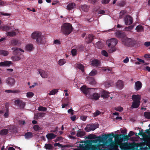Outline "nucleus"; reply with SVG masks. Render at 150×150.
Instances as JSON below:
<instances>
[{"label":"nucleus","instance_id":"nucleus-1","mask_svg":"<svg viewBox=\"0 0 150 150\" xmlns=\"http://www.w3.org/2000/svg\"><path fill=\"white\" fill-rule=\"evenodd\" d=\"M95 89L93 88H88L84 86H82L80 88L81 91L88 98L97 100L99 99L100 96L99 94L95 93Z\"/></svg>","mask_w":150,"mask_h":150},{"label":"nucleus","instance_id":"nucleus-2","mask_svg":"<svg viewBox=\"0 0 150 150\" xmlns=\"http://www.w3.org/2000/svg\"><path fill=\"white\" fill-rule=\"evenodd\" d=\"M31 38L33 40H36L38 45L42 44L44 42V37L42 33L39 31H36L33 32L31 35Z\"/></svg>","mask_w":150,"mask_h":150},{"label":"nucleus","instance_id":"nucleus-3","mask_svg":"<svg viewBox=\"0 0 150 150\" xmlns=\"http://www.w3.org/2000/svg\"><path fill=\"white\" fill-rule=\"evenodd\" d=\"M141 96L138 94L132 95V99L133 101L131 107L132 108H137L139 107L141 103Z\"/></svg>","mask_w":150,"mask_h":150},{"label":"nucleus","instance_id":"nucleus-4","mask_svg":"<svg viewBox=\"0 0 150 150\" xmlns=\"http://www.w3.org/2000/svg\"><path fill=\"white\" fill-rule=\"evenodd\" d=\"M72 30V26L70 23H65L61 26V32L65 35H68L71 32Z\"/></svg>","mask_w":150,"mask_h":150},{"label":"nucleus","instance_id":"nucleus-5","mask_svg":"<svg viewBox=\"0 0 150 150\" xmlns=\"http://www.w3.org/2000/svg\"><path fill=\"white\" fill-rule=\"evenodd\" d=\"M143 144H137L136 143L132 144L130 145H128L127 143H124L121 144L120 147L122 149H136L138 150V148L139 146H142Z\"/></svg>","mask_w":150,"mask_h":150},{"label":"nucleus","instance_id":"nucleus-6","mask_svg":"<svg viewBox=\"0 0 150 150\" xmlns=\"http://www.w3.org/2000/svg\"><path fill=\"white\" fill-rule=\"evenodd\" d=\"M122 42L124 45L128 47H132L135 45L136 41L133 38H123Z\"/></svg>","mask_w":150,"mask_h":150},{"label":"nucleus","instance_id":"nucleus-7","mask_svg":"<svg viewBox=\"0 0 150 150\" xmlns=\"http://www.w3.org/2000/svg\"><path fill=\"white\" fill-rule=\"evenodd\" d=\"M106 43L108 47H114L117 43V41L115 38H112L108 40Z\"/></svg>","mask_w":150,"mask_h":150},{"label":"nucleus","instance_id":"nucleus-8","mask_svg":"<svg viewBox=\"0 0 150 150\" xmlns=\"http://www.w3.org/2000/svg\"><path fill=\"white\" fill-rule=\"evenodd\" d=\"M14 103L15 105L18 106L21 109L23 108L25 105V102L18 99L15 100Z\"/></svg>","mask_w":150,"mask_h":150},{"label":"nucleus","instance_id":"nucleus-9","mask_svg":"<svg viewBox=\"0 0 150 150\" xmlns=\"http://www.w3.org/2000/svg\"><path fill=\"white\" fill-rule=\"evenodd\" d=\"M98 127V124H92L87 126L86 128V129L87 132H89L91 130L93 131L95 130Z\"/></svg>","mask_w":150,"mask_h":150},{"label":"nucleus","instance_id":"nucleus-10","mask_svg":"<svg viewBox=\"0 0 150 150\" xmlns=\"http://www.w3.org/2000/svg\"><path fill=\"white\" fill-rule=\"evenodd\" d=\"M6 83L9 86H13L15 83L14 79L12 78H8L6 80Z\"/></svg>","mask_w":150,"mask_h":150},{"label":"nucleus","instance_id":"nucleus-11","mask_svg":"<svg viewBox=\"0 0 150 150\" xmlns=\"http://www.w3.org/2000/svg\"><path fill=\"white\" fill-rule=\"evenodd\" d=\"M124 21L125 24L127 25H130L133 23V19L129 16H126Z\"/></svg>","mask_w":150,"mask_h":150},{"label":"nucleus","instance_id":"nucleus-12","mask_svg":"<svg viewBox=\"0 0 150 150\" xmlns=\"http://www.w3.org/2000/svg\"><path fill=\"white\" fill-rule=\"evenodd\" d=\"M142 86V83L139 81H137L135 83L134 88L137 91L140 90Z\"/></svg>","mask_w":150,"mask_h":150},{"label":"nucleus","instance_id":"nucleus-13","mask_svg":"<svg viewBox=\"0 0 150 150\" xmlns=\"http://www.w3.org/2000/svg\"><path fill=\"white\" fill-rule=\"evenodd\" d=\"M91 64L94 67H99L100 66V62L98 60L95 59L91 62Z\"/></svg>","mask_w":150,"mask_h":150},{"label":"nucleus","instance_id":"nucleus-14","mask_svg":"<svg viewBox=\"0 0 150 150\" xmlns=\"http://www.w3.org/2000/svg\"><path fill=\"white\" fill-rule=\"evenodd\" d=\"M11 49L13 50V53L14 54H19V52L20 51L23 52H24V51L23 50L17 47H13Z\"/></svg>","mask_w":150,"mask_h":150},{"label":"nucleus","instance_id":"nucleus-15","mask_svg":"<svg viewBox=\"0 0 150 150\" xmlns=\"http://www.w3.org/2000/svg\"><path fill=\"white\" fill-rule=\"evenodd\" d=\"M39 72L41 77L43 78H47L48 77L47 73L44 70H40L39 71Z\"/></svg>","mask_w":150,"mask_h":150},{"label":"nucleus","instance_id":"nucleus-16","mask_svg":"<svg viewBox=\"0 0 150 150\" xmlns=\"http://www.w3.org/2000/svg\"><path fill=\"white\" fill-rule=\"evenodd\" d=\"M94 38V36L92 35L89 34L86 36V41L87 43L91 42Z\"/></svg>","mask_w":150,"mask_h":150},{"label":"nucleus","instance_id":"nucleus-17","mask_svg":"<svg viewBox=\"0 0 150 150\" xmlns=\"http://www.w3.org/2000/svg\"><path fill=\"white\" fill-rule=\"evenodd\" d=\"M11 63L10 61H5L4 62H0V67L9 66Z\"/></svg>","mask_w":150,"mask_h":150},{"label":"nucleus","instance_id":"nucleus-18","mask_svg":"<svg viewBox=\"0 0 150 150\" xmlns=\"http://www.w3.org/2000/svg\"><path fill=\"white\" fill-rule=\"evenodd\" d=\"M56 135L52 133H49L46 135L47 138L48 140L53 139L55 138L56 137Z\"/></svg>","mask_w":150,"mask_h":150},{"label":"nucleus","instance_id":"nucleus-19","mask_svg":"<svg viewBox=\"0 0 150 150\" xmlns=\"http://www.w3.org/2000/svg\"><path fill=\"white\" fill-rule=\"evenodd\" d=\"M123 82L121 80L118 81L116 83L117 87L120 89H122L123 87Z\"/></svg>","mask_w":150,"mask_h":150},{"label":"nucleus","instance_id":"nucleus-20","mask_svg":"<svg viewBox=\"0 0 150 150\" xmlns=\"http://www.w3.org/2000/svg\"><path fill=\"white\" fill-rule=\"evenodd\" d=\"M75 7V4L71 3L69 4L67 6V9L69 10H72Z\"/></svg>","mask_w":150,"mask_h":150},{"label":"nucleus","instance_id":"nucleus-21","mask_svg":"<svg viewBox=\"0 0 150 150\" xmlns=\"http://www.w3.org/2000/svg\"><path fill=\"white\" fill-rule=\"evenodd\" d=\"M135 29L138 32H142L144 30V27L140 25H139L137 26Z\"/></svg>","mask_w":150,"mask_h":150},{"label":"nucleus","instance_id":"nucleus-22","mask_svg":"<svg viewBox=\"0 0 150 150\" xmlns=\"http://www.w3.org/2000/svg\"><path fill=\"white\" fill-rule=\"evenodd\" d=\"M85 135V133L84 132L79 130L78 131L77 133L76 134V136L77 137H81Z\"/></svg>","mask_w":150,"mask_h":150},{"label":"nucleus","instance_id":"nucleus-23","mask_svg":"<svg viewBox=\"0 0 150 150\" xmlns=\"http://www.w3.org/2000/svg\"><path fill=\"white\" fill-rule=\"evenodd\" d=\"M89 7L86 5H83L81 6L80 9L84 11H87Z\"/></svg>","mask_w":150,"mask_h":150},{"label":"nucleus","instance_id":"nucleus-24","mask_svg":"<svg viewBox=\"0 0 150 150\" xmlns=\"http://www.w3.org/2000/svg\"><path fill=\"white\" fill-rule=\"evenodd\" d=\"M101 96L103 99L108 98L109 97V93L108 92L104 91L103 92V94L101 95Z\"/></svg>","mask_w":150,"mask_h":150},{"label":"nucleus","instance_id":"nucleus-25","mask_svg":"<svg viewBox=\"0 0 150 150\" xmlns=\"http://www.w3.org/2000/svg\"><path fill=\"white\" fill-rule=\"evenodd\" d=\"M34 49L33 45L31 44H28L25 47V49L28 51H32Z\"/></svg>","mask_w":150,"mask_h":150},{"label":"nucleus","instance_id":"nucleus-26","mask_svg":"<svg viewBox=\"0 0 150 150\" xmlns=\"http://www.w3.org/2000/svg\"><path fill=\"white\" fill-rule=\"evenodd\" d=\"M5 92L8 93H18L20 92V91L18 90H6L5 91Z\"/></svg>","mask_w":150,"mask_h":150},{"label":"nucleus","instance_id":"nucleus-27","mask_svg":"<svg viewBox=\"0 0 150 150\" xmlns=\"http://www.w3.org/2000/svg\"><path fill=\"white\" fill-rule=\"evenodd\" d=\"M24 136L26 139H29L32 138L33 135L31 132H28L25 134Z\"/></svg>","mask_w":150,"mask_h":150},{"label":"nucleus","instance_id":"nucleus-28","mask_svg":"<svg viewBox=\"0 0 150 150\" xmlns=\"http://www.w3.org/2000/svg\"><path fill=\"white\" fill-rule=\"evenodd\" d=\"M9 54L8 52L7 51L0 50V55L4 56H7Z\"/></svg>","mask_w":150,"mask_h":150},{"label":"nucleus","instance_id":"nucleus-29","mask_svg":"<svg viewBox=\"0 0 150 150\" xmlns=\"http://www.w3.org/2000/svg\"><path fill=\"white\" fill-rule=\"evenodd\" d=\"M58 91V89H53L48 93V94L50 96L55 95L56 93H57Z\"/></svg>","mask_w":150,"mask_h":150},{"label":"nucleus","instance_id":"nucleus-30","mask_svg":"<svg viewBox=\"0 0 150 150\" xmlns=\"http://www.w3.org/2000/svg\"><path fill=\"white\" fill-rule=\"evenodd\" d=\"M6 34L7 36L13 37L16 35V33L14 31L8 32L6 33Z\"/></svg>","mask_w":150,"mask_h":150},{"label":"nucleus","instance_id":"nucleus-31","mask_svg":"<svg viewBox=\"0 0 150 150\" xmlns=\"http://www.w3.org/2000/svg\"><path fill=\"white\" fill-rule=\"evenodd\" d=\"M8 132V130L7 129H4L1 130L0 131V134L1 135H4L6 134Z\"/></svg>","mask_w":150,"mask_h":150},{"label":"nucleus","instance_id":"nucleus-32","mask_svg":"<svg viewBox=\"0 0 150 150\" xmlns=\"http://www.w3.org/2000/svg\"><path fill=\"white\" fill-rule=\"evenodd\" d=\"M76 67L80 69L83 72L84 71V67L83 65L80 64H76Z\"/></svg>","mask_w":150,"mask_h":150},{"label":"nucleus","instance_id":"nucleus-33","mask_svg":"<svg viewBox=\"0 0 150 150\" xmlns=\"http://www.w3.org/2000/svg\"><path fill=\"white\" fill-rule=\"evenodd\" d=\"M12 60L14 61H18L21 59V58L19 56H14L11 57Z\"/></svg>","mask_w":150,"mask_h":150},{"label":"nucleus","instance_id":"nucleus-34","mask_svg":"<svg viewBox=\"0 0 150 150\" xmlns=\"http://www.w3.org/2000/svg\"><path fill=\"white\" fill-rule=\"evenodd\" d=\"M97 73V71L95 69H93L89 73V75L91 76H94L96 75Z\"/></svg>","mask_w":150,"mask_h":150},{"label":"nucleus","instance_id":"nucleus-35","mask_svg":"<svg viewBox=\"0 0 150 150\" xmlns=\"http://www.w3.org/2000/svg\"><path fill=\"white\" fill-rule=\"evenodd\" d=\"M116 35L117 37L121 38H122L123 36V33L120 31H117L116 33Z\"/></svg>","mask_w":150,"mask_h":150},{"label":"nucleus","instance_id":"nucleus-36","mask_svg":"<svg viewBox=\"0 0 150 150\" xmlns=\"http://www.w3.org/2000/svg\"><path fill=\"white\" fill-rule=\"evenodd\" d=\"M33 128L34 130L37 131H40L42 129V127L37 125H35L33 127Z\"/></svg>","mask_w":150,"mask_h":150},{"label":"nucleus","instance_id":"nucleus-37","mask_svg":"<svg viewBox=\"0 0 150 150\" xmlns=\"http://www.w3.org/2000/svg\"><path fill=\"white\" fill-rule=\"evenodd\" d=\"M66 62V61L65 59H60L58 61V64L60 66H62Z\"/></svg>","mask_w":150,"mask_h":150},{"label":"nucleus","instance_id":"nucleus-38","mask_svg":"<svg viewBox=\"0 0 150 150\" xmlns=\"http://www.w3.org/2000/svg\"><path fill=\"white\" fill-rule=\"evenodd\" d=\"M11 44L13 45H19L20 42L16 40H13L11 41Z\"/></svg>","mask_w":150,"mask_h":150},{"label":"nucleus","instance_id":"nucleus-39","mask_svg":"<svg viewBox=\"0 0 150 150\" xmlns=\"http://www.w3.org/2000/svg\"><path fill=\"white\" fill-rule=\"evenodd\" d=\"M0 28L4 31H8L9 30L10 28V27L7 26H1L0 27Z\"/></svg>","mask_w":150,"mask_h":150},{"label":"nucleus","instance_id":"nucleus-40","mask_svg":"<svg viewBox=\"0 0 150 150\" xmlns=\"http://www.w3.org/2000/svg\"><path fill=\"white\" fill-rule=\"evenodd\" d=\"M34 95V93L31 92H28L26 93V96L28 98H31Z\"/></svg>","mask_w":150,"mask_h":150},{"label":"nucleus","instance_id":"nucleus-41","mask_svg":"<svg viewBox=\"0 0 150 150\" xmlns=\"http://www.w3.org/2000/svg\"><path fill=\"white\" fill-rule=\"evenodd\" d=\"M84 49V47L82 45H79L76 47L77 50L79 52L83 51Z\"/></svg>","mask_w":150,"mask_h":150},{"label":"nucleus","instance_id":"nucleus-42","mask_svg":"<svg viewBox=\"0 0 150 150\" xmlns=\"http://www.w3.org/2000/svg\"><path fill=\"white\" fill-rule=\"evenodd\" d=\"M144 116L147 119H150V112H145L144 113Z\"/></svg>","mask_w":150,"mask_h":150},{"label":"nucleus","instance_id":"nucleus-43","mask_svg":"<svg viewBox=\"0 0 150 150\" xmlns=\"http://www.w3.org/2000/svg\"><path fill=\"white\" fill-rule=\"evenodd\" d=\"M38 110L39 111H45L47 110V109L46 108L42 106H40L38 107Z\"/></svg>","mask_w":150,"mask_h":150},{"label":"nucleus","instance_id":"nucleus-44","mask_svg":"<svg viewBox=\"0 0 150 150\" xmlns=\"http://www.w3.org/2000/svg\"><path fill=\"white\" fill-rule=\"evenodd\" d=\"M87 138L89 139H95L96 138V136L95 135L90 134L88 136Z\"/></svg>","mask_w":150,"mask_h":150},{"label":"nucleus","instance_id":"nucleus-45","mask_svg":"<svg viewBox=\"0 0 150 150\" xmlns=\"http://www.w3.org/2000/svg\"><path fill=\"white\" fill-rule=\"evenodd\" d=\"M45 147L47 149L50 150L52 149V146L50 144H45Z\"/></svg>","mask_w":150,"mask_h":150},{"label":"nucleus","instance_id":"nucleus-46","mask_svg":"<svg viewBox=\"0 0 150 150\" xmlns=\"http://www.w3.org/2000/svg\"><path fill=\"white\" fill-rule=\"evenodd\" d=\"M104 85L106 88H108L111 86V83L109 82H105L104 83Z\"/></svg>","mask_w":150,"mask_h":150},{"label":"nucleus","instance_id":"nucleus-47","mask_svg":"<svg viewBox=\"0 0 150 150\" xmlns=\"http://www.w3.org/2000/svg\"><path fill=\"white\" fill-rule=\"evenodd\" d=\"M126 12L124 11H122L120 13L119 18H122L123 17V16L125 13Z\"/></svg>","mask_w":150,"mask_h":150},{"label":"nucleus","instance_id":"nucleus-48","mask_svg":"<svg viewBox=\"0 0 150 150\" xmlns=\"http://www.w3.org/2000/svg\"><path fill=\"white\" fill-rule=\"evenodd\" d=\"M134 26L133 25H130L128 27H126L125 29L126 31H129L130 30H132Z\"/></svg>","mask_w":150,"mask_h":150},{"label":"nucleus","instance_id":"nucleus-49","mask_svg":"<svg viewBox=\"0 0 150 150\" xmlns=\"http://www.w3.org/2000/svg\"><path fill=\"white\" fill-rule=\"evenodd\" d=\"M100 114V112L98 110H97L96 111L93 113V116L94 117H96V116L99 115Z\"/></svg>","mask_w":150,"mask_h":150},{"label":"nucleus","instance_id":"nucleus-50","mask_svg":"<svg viewBox=\"0 0 150 150\" xmlns=\"http://www.w3.org/2000/svg\"><path fill=\"white\" fill-rule=\"evenodd\" d=\"M71 52L73 56H74L76 55V49H72L71 50Z\"/></svg>","mask_w":150,"mask_h":150},{"label":"nucleus","instance_id":"nucleus-51","mask_svg":"<svg viewBox=\"0 0 150 150\" xmlns=\"http://www.w3.org/2000/svg\"><path fill=\"white\" fill-rule=\"evenodd\" d=\"M115 110L120 112L122 111L123 110L122 108L121 107H118L115 108Z\"/></svg>","mask_w":150,"mask_h":150},{"label":"nucleus","instance_id":"nucleus-52","mask_svg":"<svg viewBox=\"0 0 150 150\" xmlns=\"http://www.w3.org/2000/svg\"><path fill=\"white\" fill-rule=\"evenodd\" d=\"M102 54L105 57H107L108 56V53L105 50H103L102 52Z\"/></svg>","mask_w":150,"mask_h":150},{"label":"nucleus","instance_id":"nucleus-53","mask_svg":"<svg viewBox=\"0 0 150 150\" xmlns=\"http://www.w3.org/2000/svg\"><path fill=\"white\" fill-rule=\"evenodd\" d=\"M45 114L43 113L40 112L38 113V117H43L44 116Z\"/></svg>","mask_w":150,"mask_h":150},{"label":"nucleus","instance_id":"nucleus-54","mask_svg":"<svg viewBox=\"0 0 150 150\" xmlns=\"http://www.w3.org/2000/svg\"><path fill=\"white\" fill-rule=\"evenodd\" d=\"M116 50L115 48H112L108 50V52L109 53H111L114 52Z\"/></svg>","mask_w":150,"mask_h":150},{"label":"nucleus","instance_id":"nucleus-55","mask_svg":"<svg viewBox=\"0 0 150 150\" xmlns=\"http://www.w3.org/2000/svg\"><path fill=\"white\" fill-rule=\"evenodd\" d=\"M125 4V3L124 1H122L119 2L118 3V5L121 6H123Z\"/></svg>","mask_w":150,"mask_h":150},{"label":"nucleus","instance_id":"nucleus-56","mask_svg":"<svg viewBox=\"0 0 150 150\" xmlns=\"http://www.w3.org/2000/svg\"><path fill=\"white\" fill-rule=\"evenodd\" d=\"M68 112L70 113L71 115H73L74 114L73 110L71 109H69L68 110Z\"/></svg>","mask_w":150,"mask_h":150},{"label":"nucleus","instance_id":"nucleus-57","mask_svg":"<svg viewBox=\"0 0 150 150\" xmlns=\"http://www.w3.org/2000/svg\"><path fill=\"white\" fill-rule=\"evenodd\" d=\"M54 43L56 45H59L61 44L60 41L58 40H56L54 41Z\"/></svg>","mask_w":150,"mask_h":150},{"label":"nucleus","instance_id":"nucleus-58","mask_svg":"<svg viewBox=\"0 0 150 150\" xmlns=\"http://www.w3.org/2000/svg\"><path fill=\"white\" fill-rule=\"evenodd\" d=\"M110 0H102V3L103 4H106L108 3Z\"/></svg>","mask_w":150,"mask_h":150},{"label":"nucleus","instance_id":"nucleus-59","mask_svg":"<svg viewBox=\"0 0 150 150\" xmlns=\"http://www.w3.org/2000/svg\"><path fill=\"white\" fill-rule=\"evenodd\" d=\"M134 133L132 131H130L129 132V133L128 134V136L129 137H130L134 135Z\"/></svg>","mask_w":150,"mask_h":150},{"label":"nucleus","instance_id":"nucleus-60","mask_svg":"<svg viewBox=\"0 0 150 150\" xmlns=\"http://www.w3.org/2000/svg\"><path fill=\"white\" fill-rule=\"evenodd\" d=\"M1 14L4 16H10V14L7 13H5L4 12H1Z\"/></svg>","mask_w":150,"mask_h":150},{"label":"nucleus","instance_id":"nucleus-61","mask_svg":"<svg viewBox=\"0 0 150 150\" xmlns=\"http://www.w3.org/2000/svg\"><path fill=\"white\" fill-rule=\"evenodd\" d=\"M144 45L146 47H149L150 46V42H145L144 44Z\"/></svg>","mask_w":150,"mask_h":150},{"label":"nucleus","instance_id":"nucleus-62","mask_svg":"<svg viewBox=\"0 0 150 150\" xmlns=\"http://www.w3.org/2000/svg\"><path fill=\"white\" fill-rule=\"evenodd\" d=\"M148 148L146 146L144 147H140L139 150H148Z\"/></svg>","mask_w":150,"mask_h":150},{"label":"nucleus","instance_id":"nucleus-63","mask_svg":"<svg viewBox=\"0 0 150 150\" xmlns=\"http://www.w3.org/2000/svg\"><path fill=\"white\" fill-rule=\"evenodd\" d=\"M129 61V58L127 57H126V58L123 61V62L125 63H127Z\"/></svg>","mask_w":150,"mask_h":150},{"label":"nucleus","instance_id":"nucleus-64","mask_svg":"<svg viewBox=\"0 0 150 150\" xmlns=\"http://www.w3.org/2000/svg\"><path fill=\"white\" fill-rule=\"evenodd\" d=\"M146 144L150 148V139L146 142Z\"/></svg>","mask_w":150,"mask_h":150}]
</instances>
